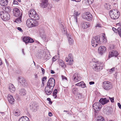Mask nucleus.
Segmentation results:
<instances>
[{
    "instance_id": "nucleus-1",
    "label": "nucleus",
    "mask_w": 121,
    "mask_h": 121,
    "mask_svg": "<svg viewBox=\"0 0 121 121\" xmlns=\"http://www.w3.org/2000/svg\"><path fill=\"white\" fill-rule=\"evenodd\" d=\"M109 14L111 18L115 19H117L119 17L120 13L117 9H112L110 11Z\"/></svg>"
},
{
    "instance_id": "nucleus-2",
    "label": "nucleus",
    "mask_w": 121,
    "mask_h": 121,
    "mask_svg": "<svg viewBox=\"0 0 121 121\" xmlns=\"http://www.w3.org/2000/svg\"><path fill=\"white\" fill-rule=\"evenodd\" d=\"M36 20L31 18L27 19L26 22V24L28 27L31 28L38 26L39 24L38 22Z\"/></svg>"
},
{
    "instance_id": "nucleus-3",
    "label": "nucleus",
    "mask_w": 121,
    "mask_h": 121,
    "mask_svg": "<svg viewBox=\"0 0 121 121\" xmlns=\"http://www.w3.org/2000/svg\"><path fill=\"white\" fill-rule=\"evenodd\" d=\"M29 15L31 18L34 20H38L39 19L38 15L34 9H31L29 11Z\"/></svg>"
},
{
    "instance_id": "nucleus-4",
    "label": "nucleus",
    "mask_w": 121,
    "mask_h": 121,
    "mask_svg": "<svg viewBox=\"0 0 121 121\" xmlns=\"http://www.w3.org/2000/svg\"><path fill=\"white\" fill-rule=\"evenodd\" d=\"M103 64L100 62H94L92 66V68L95 71H99L103 68Z\"/></svg>"
},
{
    "instance_id": "nucleus-5",
    "label": "nucleus",
    "mask_w": 121,
    "mask_h": 121,
    "mask_svg": "<svg viewBox=\"0 0 121 121\" xmlns=\"http://www.w3.org/2000/svg\"><path fill=\"white\" fill-rule=\"evenodd\" d=\"M91 44L92 46L94 47H96L98 44L100 43V39L99 37L96 36L94 37L91 40Z\"/></svg>"
},
{
    "instance_id": "nucleus-6",
    "label": "nucleus",
    "mask_w": 121,
    "mask_h": 121,
    "mask_svg": "<svg viewBox=\"0 0 121 121\" xmlns=\"http://www.w3.org/2000/svg\"><path fill=\"white\" fill-rule=\"evenodd\" d=\"M103 87L104 90H108L111 89L112 87L111 83L108 81H105L103 83Z\"/></svg>"
},
{
    "instance_id": "nucleus-7",
    "label": "nucleus",
    "mask_w": 121,
    "mask_h": 121,
    "mask_svg": "<svg viewBox=\"0 0 121 121\" xmlns=\"http://www.w3.org/2000/svg\"><path fill=\"white\" fill-rule=\"evenodd\" d=\"M80 13V11H75L74 12L73 15L71 17V18L76 24H77L78 17Z\"/></svg>"
},
{
    "instance_id": "nucleus-8",
    "label": "nucleus",
    "mask_w": 121,
    "mask_h": 121,
    "mask_svg": "<svg viewBox=\"0 0 121 121\" xmlns=\"http://www.w3.org/2000/svg\"><path fill=\"white\" fill-rule=\"evenodd\" d=\"M82 17L88 21L92 20L93 16L91 13L89 12H86L84 15H82Z\"/></svg>"
},
{
    "instance_id": "nucleus-9",
    "label": "nucleus",
    "mask_w": 121,
    "mask_h": 121,
    "mask_svg": "<svg viewBox=\"0 0 121 121\" xmlns=\"http://www.w3.org/2000/svg\"><path fill=\"white\" fill-rule=\"evenodd\" d=\"M0 15L2 18L4 20H9L10 18L9 13L4 12V11L1 12Z\"/></svg>"
},
{
    "instance_id": "nucleus-10",
    "label": "nucleus",
    "mask_w": 121,
    "mask_h": 121,
    "mask_svg": "<svg viewBox=\"0 0 121 121\" xmlns=\"http://www.w3.org/2000/svg\"><path fill=\"white\" fill-rule=\"evenodd\" d=\"M55 84V80L53 78H51L49 79L47 83V86L54 88Z\"/></svg>"
},
{
    "instance_id": "nucleus-11",
    "label": "nucleus",
    "mask_w": 121,
    "mask_h": 121,
    "mask_svg": "<svg viewBox=\"0 0 121 121\" xmlns=\"http://www.w3.org/2000/svg\"><path fill=\"white\" fill-rule=\"evenodd\" d=\"M66 61L68 62V63L70 65L73 62V58L72 55L71 53L69 54L68 56V57L65 58Z\"/></svg>"
},
{
    "instance_id": "nucleus-12",
    "label": "nucleus",
    "mask_w": 121,
    "mask_h": 121,
    "mask_svg": "<svg viewBox=\"0 0 121 121\" xmlns=\"http://www.w3.org/2000/svg\"><path fill=\"white\" fill-rule=\"evenodd\" d=\"M13 13L14 15L16 17L20 16L22 15L20 10L17 8H14L13 9Z\"/></svg>"
},
{
    "instance_id": "nucleus-13",
    "label": "nucleus",
    "mask_w": 121,
    "mask_h": 121,
    "mask_svg": "<svg viewBox=\"0 0 121 121\" xmlns=\"http://www.w3.org/2000/svg\"><path fill=\"white\" fill-rule=\"evenodd\" d=\"M53 88L47 85L45 89V91L46 94L48 95H50L52 92Z\"/></svg>"
},
{
    "instance_id": "nucleus-14",
    "label": "nucleus",
    "mask_w": 121,
    "mask_h": 121,
    "mask_svg": "<svg viewBox=\"0 0 121 121\" xmlns=\"http://www.w3.org/2000/svg\"><path fill=\"white\" fill-rule=\"evenodd\" d=\"M101 104L99 103H95L93 106V109L96 111L100 110L101 108Z\"/></svg>"
},
{
    "instance_id": "nucleus-15",
    "label": "nucleus",
    "mask_w": 121,
    "mask_h": 121,
    "mask_svg": "<svg viewBox=\"0 0 121 121\" xmlns=\"http://www.w3.org/2000/svg\"><path fill=\"white\" fill-rule=\"evenodd\" d=\"M23 41H24L26 44L28 43H32L34 42L33 40L28 37H24L23 39Z\"/></svg>"
},
{
    "instance_id": "nucleus-16",
    "label": "nucleus",
    "mask_w": 121,
    "mask_h": 121,
    "mask_svg": "<svg viewBox=\"0 0 121 121\" xmlns=\"http://www.w3.org/2000/svg\"><path fill=\"white\" fill-rule=\"evenodd\" d=\"M73 81L75 82H77L81 80V77L78 73H76L73 76Z\"/></svg>"
},
{
    "instance_id": "nucleus-17",
    "label": "nucleus",
    "mask_w": 121,
    "mask_h": 121,
    "mask_svg": "<svg viewBox=\"0 0 121 121\" xmlns=\"http://www.w3.org/2000/svg\"><path fill=\"white\" fill-rule=\"evenodd\" d=\"M106 50V47L104 46H101L98 49V52L101 55L104 53Z\"/></svg>"
},
{
    "instance_id": "nucleus-18",
    "label": "nucleus",
    "mask_w": 121,
    "mask_h": 121,
    "mask_svg": "<svg viewBox=\"0 0 121 121\" xmlns=\"http://www.w3.org/2000/svg\"><path fill=\"white\" fill-rule=\"evenodd\" d=\"M82 27L84 29H86L89 27L90 26V23L88 22H84L82 23Z\"/></svg>"
},
{
    "instance_id": "nucleus-19",
    "label": "nucleus",
    "mask_w": 121,
    "mask_h": 121,
    "mask_svg": "<svg viewBox=\"0 0 121 121\" xmlns=\"http://www.w3.org/2000/svg\"><path fill=\"white\" fill-rule=\"evenodd\" d=\"M7 97L9 102L11 104H14L15 100L13 96L9 94L8 95Z\"/></svg>"
},
{
    "instance_id": "nucleus-20",
    "label": "nucleus",
    "mask_w": 121,
    "mask_h": 121,
    "mask_svg": "<svg viewBox=\"0 0 121 121\" xmlns=\"http://www.w3.org/2000/svg\"><path fill=\"white\" fill-rule=\"evenodd\" d=\"M8 89L12 93L14 92L15 90V88L13 85L12 84H9Z\"/></svg>"
},
{
    "instance_id": "nucleus-21",
    "label": "nucleus",
    "mask_w": 121,
    "mask_h": 121,
    "mask_svg": "<svg viewBox=\"0 0 121 121\" xmlns=\"http://www.w3.org/2000/svg\"><path fill=\"white\" fill-rule=\"evenodd\" d=\"M118 54L116 51H113L109 53V57H111L112 56H115L116 57L118 56Z\"/></svg>"
},
{
    "instance_id": "nucleus-22",
    "label": "nucleus",
    "mask_w": 121,
    "mask_h": 121,
    "mask_svg": "<svg viewBox=\"0 0 121 121\" xmlns=\"http://www.w3.org/2000/svg\"><path fill=\"white\" fill-rule=\"evenodd\" d=\"M41 6L43 8H45L47 6L48 4V0H41Z\"/></svg>"
},
{
    "instance_id": "nucleus-23",
    "label": "nucleus",
    "mask_w": 121,
    "mask_h": 121,
    "mask_svg": "<svg viewBox=\"0 0 121 121\" xmlns=\"http://www.w3.org/2000/svg\"><path fill=\"white\" fill-rule=\"evenodd\" d=\"M109 99H107L106 98H101L99 101L103 105L107 103L109 101Z\"/></svg>"
},
{
    "instance_id": "nucleus-24",
    "label": "nucleus",
    "mask_w": 121,
    "mask_h": 121,
    "mask_svg": "<svg viewBox=\"0 0 121 121\" xmlns=\"http://www.w3.org/2000/svg\"><path fill=\"white\" fill-rule=\"evenodd\" d=\"M8 2V0H0V4L2 6H5L7 5Z\"/></svg>"
},
{
    "instance_id": "nucleus-25",
    "label": "nucleus",
    "mask_w": 121,
    "mask_h": 121,
    "mask_svg": "<svg viewBox=\"0 0 121 121\" xmlns=\"http://www.w3.org/2000/svg\"><path fill=\"white\" fill-rule=\"evenodd\" d=\"M2 9L3 10V11H4V12L8 13H9L11 11V8L9 6L4 7H3Z\"/></svg>"
},
{
    "instance_id": "nucleus-26",
    "label": "nucleus",
    "mask_w": 121,
    "mask_h": 121,
    "mask_svg": "<svg viewBox=\"0 0 121 121\" xmlns=\"http://www.w3.org/2000/svg\"><path fill=\"white\" fill-rule=\"evenodd\" d=\"M18 81L22 85H25V83H26V81L24 79L20 77H18Z\"/></svg>"
},
{
    "instance_id": "nucleus-27",
    "label": "nucleus",
    "mask_w": 121,
    "mask_h": 121,
    "mask_svg": "<svg viewBox=\"0 0 121 121\" xmlns=\"http://www.w3.org/2000/svg\"><path fill=\"white\" fill-rule=\"evenodd\" d=\"M67 37L68 38L69 44L71 45L72 44L73 41L71 35L69 34H68L67 36Z\"/></svg>"
},
{
    "instance_id": "nucleus-28",
    "label": "nucleus",
    "mask_w": 121,
    "mask_h": 121,
    "mask_svg": "<svg viewBox=\"0 0 121 121\" xmlns=\"http://www.w3.org/2000/svg\"><path fill=\"white\" fill-rule=\"evenodd\" d=\"M19 94L23 96L26 95V92L24 89L22 88L20 90Z\"/></svg>"
},
{
    "instance_id": "nucleus-29",
    "label": "nucleus",
    "mask_w": 121,
    "mask_h": 121,
    "mask_svg": "<svg viewBox=\"0 0 121 121\" xmlns=\"http://www.w3.org/2000/svg\"><path fill=\"white\" fill-rule=\"evenodd\" d=\"M18 121H30L29 118L26 116H22L20 117Z\"/></svg>"
},
{
    "instance_id": "nucleus-30",
    "label": "nucleus",
    "mask_w": 121,
    "mask_h": 121,
    "mask_svg": "<svg viewBox=\"0 0 121 121\" xmlns=\"http://www.w3.org/2000/svg\"><path fill=\"white\" fill-rule=\"evenodd\" d=\"M39 33L40 36L42 39H44L46 38L44 31L43 30H40Z\"/></svg>"
},
{
    "instance_id": "nucleus-31",
    "label": "nucleus",
    "mask_w": 121,
    "mask_h": 121,
    "mask_svg": "<svg viewBox=\"0 0 121 121\" xmlns=\"http://www.w3.org/2000/svg\"><path fill=\"white\" fill-rule=\"evenodd\" d=\"M85 4L87 5H90L93 2V0H84Z\"/></svg>"
},
{
    "instance_id": "nucleus-32",
    "label": "nucleus",
    "mask_w": 121,
    "mask_h": 121,
    "mask_svg": "<svg viewBox=\"0 0 121 121\" xmlns=\"http://www.w3.org/2000/svg\"><path fill=\"white\" fill-rule=\"evenodd\" d=\"M22 16H20L19 17L16 19L14 21V22H16L17 23H19L22 22Z\"/></svg>"
},
{
    "instance_id": "nucleus-33",
    "label": "nucleus",
    "mask_w": 121,
    "mask_h": 121,
    "mask_svg": "<svg viewBox=\"0 0 121 121\" xmlns=\"http://www.w3.org/2000/svg\"><path fill=\"white\" fill-rule=\"evenodd\" d=\"M72 92L75 95H78V89L76 88H74L72 89Z\"/></svg>"
},
{
    "instance_id": "nucleus-34",
    "label": "nucleus",
    "mask_w": 121,
    "mask_h": 121,
    "mask_svg": "<svg viewBox=\"0 0 121 121\" xmlns=\"http://www.w3.org/2000/svg\"><path fill=\"white\" fill-rule=\"evenodd\" d=\"M96 121H105L103 117L99 116L98 117Z\"/></svg>"
},
{
    "instance_id": "nucleus-35",
    "label": "nucleus",
    "mask_w": 121,
    "mask_h": 121,
    "mask_svg": "<svg viewBox=\"0 0 121 121\" xmlns=\"http://www.w3.org/2000/svg\"><path fill=\"white\" fill-rule=\"evenodd\" d=\"M14 114L15 116H18L20 115V113L19 110L18 109L16 110L14 112Z\"/></svg>"
},
{
    "instance_id": "nucleus-36",
    "label": "nucleus",
    "mask_w": 121,
    "mask_h": 121,
    "mask_svg": "<svg viewBox=\"0 0 121 121\" xmlns=\"http://www.w3.org/2000/svg\"><path fill=\"white\" fill-rule=\"evenodd\" d=\"M57 91L56 89H55L53 91V96L54 97V98H56L57 97Z\"/></svg>"
},
{
    "instance_id": "nucleus-37",
    "label": "nucleus",
    "mask_w": 121,
    "mask_h": 121,
    "mask_svg": "<svg viewBox=\"0 0 121 121\" xmlns=\"http://www.w3.org/2000/svg\"><path fill=\"white\" fill-rule=\"evenodd\" d=\"M51 57V56L49 52H48V53L45 56V59H46L47 60L49 59Z\"/></svg>"
},
{
    "instance_id": "nucleus-38",
    "label": "nucleus",
    "mask_w": 121,
    "mask_h": 121,
    "mask_svg": "<svg viewBox=\"0 0 121 121\" xmlns=\"http://www.w3.org/2000/svg\"><path fill=\"white\" fill-rule=\"evenodd\" d=\"M104 7L105 9H111L110 6L109 4L105 3L104 4Z\"/></svg>"
},
{
    "instance_id": "nucleus-39",
    "label": "nucleus",
    "mask_w": 121,
    "mask_h": 121,
    "mask_svg": "<svg viewBox=\"0 0 121 121\" xmlns=\"http://www.w3.org/2000/svg\"><path fill=\"white\" fill-rule=\"evenodd\" d=\"M102 36V38L103 40V41L104 43L106 42L107 39L106 38L105 35L104 34H103Z\"/></svg>"
},
{
    "instance_id": "nucleus-40",
    "label": "nucleus",
    "mask_w": 121,
    "mask_h": 121,
    "mask_svg": "<svg viewBox=\"0 0 121 121\" xmlns=\"http://www.w3.org/2000/svg\"><path fill=\"white\" fill-rule=\"evenodd\" d=\"M61 27L62 28L61 29V30H62V31L65 34L66 33V29L63 26V25H61Z\"/></svg>"
},
{
    "instance_id": "nucleus-41",
    "label": "nucleus",
    "mask_w": 121,
    "mask_h": 121,
    "mask_svg": "<svg viewBox=\"0 0 121 121\" xmlns=\"http://www.w3.org/2000/svg\"><path fill=\"white\" fill-rule=\"evenodd\" d=\"M18 4V3L16 0H13V4L12 5V6L13 7H14V5H17Z\"/></svg>"
},
{
    "instance_id": "nucleus-42",
    "label": "nucleus",
    "mask_w": 121,
    "mask_h": 121,
    "mask_svg": "<svg viewBox=\"0 0 121 121\" xmlns=\"http://www.w3.org/2000/svg\"><path fill=\"white\" fill-rule=\"evenodd\" d=\"M59 64L63 68H64L65 67V64L64 62L63 61H62L61 62H60L59 63Z\"/></svg>"
},
{
    "instance_id": "nucleus-43",
    "label": "nucleus",
    "mask_w": 121,
    "mask_h": 121,
    "mask_svg": "<svg viewBox=\"0 0 121 121\" xmlns=\"http://www.w3.org/2000/svg\"><path fill=\"white\" fill-rule=\"evenodd\" d=\"M81 83L80 84V86L82 88H84L86 87V85L83 82H81Z\"/></svg>"
},
{
    "instance_id": "nucleus-44",
    "label": "nucleus",
    "mask_w": 121,
    "mask_h": 121,
    "mask_svg": "<svg viewBox=\"0 0 121 121\" xmlns=\"http://www.w3.org/2000/svg\"><path fill=\"white\" fill-rule=\"evenodd\" d=\"M102 25L99 23H97L95 26V27L97 28L101 27H102Z\"/></svg>"
},
{
    "instance_id": "nucleus-45",
    "label": "nucleus",
    "mask_w": 121,
    "mask_h": 121,
    "mask_svg": "<svg viewBox=\"0 0 121 121\" xmlns=\"http://www.w3.org/2000/svg\"><path fill=\"white\" fill-rule=\"evenodd\" d=\"M78 98L79 99H81L83 98V96L82 95V94H81L79 93L78 94Z\"/></svg>"
},
{
    "instance_id": "nucleus-46",
    "label": "nucleus",
    "mask_w": 121,
    "mask_h": 121,
    "mask_svg": "<svg viewBox=\"0 0 121 121\" xmlns=\"http://www.w3.org/2000/svg\"><path fill=\"white\" fill-rule=\"evenodd\" d=\"M115 69V67H113L111 69H109L108 70V71L110 72H113L114 71Z\"/></svg>"
},
{
    "instance_id": "nucleus-47",
    "label": "nucleus",
    "mask_w": 121,
    "mask_h": 121,
    "mask_svg": "<svg viewBox=\"0 0 121 121\" xmlns=\"http://www.w3.org/2000/svg\"><path fill=\"white\" fill-rule=\"evenodd\" d=\"M56 56H54L52 58V60L53 62H55L56 60Z\"/></svg>"
},
{
    "instance_id": "nucleus-48",
    "label": "nucleus",
    "mask_w": 121,
    "mask_h": 121,
    "mask_svg": "<svg viewBox=\"0 0 121 121\" xmlns=\"http://www.w3.org/2000/svg\"><path fill=\"white\" fill-rule=\"evenodd\" d=\"M109 98L110 99V101L112 103L113 102H114V98H110L109 97Z\"/></svg>"
},
{
    "instance_id": "nucleus-49",
    "label": "nucleus",
    "mask_w": 121,
    "mask_h": 121,
    "mask_svg": "<svg viewBox=\"0 0 121 121\" xmlns=\"http://www.w3.org/2000/svg\"><path fill=\"white\" fill-rule=\"evenodd\" d=\"M61 77L63 80L65 79L66 81H67V78L66 77L63 75H62Z\"/></svg>"
},
{
    "instance_id": "nucleus-50",
    "label": "nucleus",
    "mask_w": 121,
    "mask_h": 121,
    "mask_svg": "<svg viewBox=\"0 0 121 121\" xmlns=\"http://www.w3.org/2000/svg\"><path fill=\"white\" fill-rule=\"evenodd\" d=\"M17 29L21 32H22L23 31L22 30L20 27H17Z\"/></svg>"
},
{
    "instance_id": "nucleus-51",
    "label": "nucleus",
    "mask_w": 121,
    "mask_h": 121,
    "mask_svg": "<svg viewBox=\"0 0 121 121\" xmlns=\"http://www.w3.org/2000/svg\"><path fill=\"white\" fill-rule=\"evenodd\" d=\"M117 31H118V33L121 32V28L120 27H119L118 28Z\"/></svg>"
},
{
    "instance_id": "nucleus-52",
    "label": "nucleus",
    "mask_w": 121,
    "mask_h": 121,
    "mask_svg": "<svg viewBox=\"0 0 121 121\" xmlns=\"http://www.w3.org/2000/svg\"><path fill=\"white\" fill-rule=\"evenodd\" d=\"M112 30L115 32H117V30L114 27L112 28Z\"/></svg>"
},
{
    "instance_id": "nucleus-53",
    "label": "nucleus",
    "mask_w": 121,
    "mask_h": 121,
    "mask_svg": "<svg viewBox=\"0 0 121 121\" xmlns=\"http://www.w3.org/2000/svg\"><path fill=\"white\" fill-rule=\"evenodd\" d=\"M81 83V82H79V83L76 84H75V85H76L78 86H80V84Z\"/></svg>"
},
{
    "instance_id": "nucleus-54",
    "label": "nucleus",
    "mask_w": 121,
    "mask_h": 121,
    "mask_svg": "<svg viewBox=\"0 0 121 121\" xmlns=\"http://www.w3.org/2000/svg\"><path fill=\"white\" fill-rule=\"evenodd\" d=\"M117 105L119 108L120 109H121V105L120 104V103H118L117 104Z\"/></svg>"
},
{
    "instance_id": "nucleus-55",
    "label": "nucleus",
    "mask_w": 121,
    "mask_h": 121,
    "mask_svg": "<svg viewBox=\"0 0 121 121\" xmlns=\"http://www.w3.org/2000/svg\"><path fill=\"white\" fill-rule=\"evenodd\" d=\"M47 79V77H44L43 78L42 81H44L45 80H46Z\"/></svg>"
},
{
    "instance_id": "nucleus-56",
    "label": "nucleus",
    "mask_w": 121,
    "mask_h": 121,
    "mask_svg": "<svg viewBox=\"0 0 121 121\" xmlns=\"http://www.w3.org/2000/svg\"><path fill=\"white\" fill-rule=\"evenodd\" d=\"M41 70L43 74H44L45 72V70L43 68H41Z\"/></svg>"
},
{
    "instance_id": "nucleus-57",
    "label": "nucleus",
    "mask_w": 121,
    "mask_h": 121,
    "mask_svg": "<svg viewBox=\"0 0 121 121\" xmlns=\"http://www.w3.org/2000/svg\"><path fill=\"white\" fill-rule=\"evenodd\" d=\"M48 115L49 116L51 117L52 116V114L51 112H50L48 113Z\"/></svg>"
},
{
    "instance_id": "nucleus-58",
    "label": "nucleus",
    "mask_w": 121,
    "mask_h": 121,
    "mask_svg": "<svg viewBox=\"0 0 121 121\" xmlns=\"http://www.w3.org/2000/svg\"><path fill=\"white\" fill-rule=\"evenodd\" d=\"M94 83L95 82H89V84L91 85L94 84Z\"/></svg>"
},
{
    "instance_id": "nucleus-59",
    "label": "nucleus",
    "mask_w": 121,
    "mask_h": 121,
    "mask_svg": "<svg viewBox=\"0 0 121 121\" xmlns=\"http://www.w3.org/2000/svg\"><path fill=\"white\" fill-rule=\"evenodd\" d=\"M73 1H75L76 2H80L81 0H71Z\"/></svg>"
},
{
    "instance_id": "nucleus-60",
    "label": "nucleus",
    "mask_w": 121,
    "mask_h": 121,
    "mask_svg": "<svg viewBox=\"0 0 121 121\" xmlns=\"http://www.w3.org/2000/svg\"><path fill=\"white\" fill-rule=\"evenodd\" d=\"M64 112H67V113L68 114H69V113L68 111L64 110Z\"/></svg>"
},
{
    "instance_id": "nucleus-61",
    "label": "nucleus",
    "mask_w": 121,
    "mask_h": 121,
    "mask_svg": "<svg viewBox=\"0 0 121 121\" xmlns=\"http://www.w3.org/2000/svg\"><path fill=\"white\" fill-rule=\"evenodd\" d=\"M51 73L54 74L55 73L54 71L53 70H51Z\"/></svg>"
},
{
    "instance_id": "nucleus-62",
    "label": "nucleus",
    "mask_w": 121,
    "mask_h": 121,
    "mask_svg": "<svg viewBox=\"0 0 121 121\" xmlns=\"http://www.w3.org/2000/svg\"><path fill=\"white\" fill-rule=\"evenodd\" d=\"M35 78H38V76L37 75V74H35Z\"/></svg>"
},
{
    "instance_id": "nucleus-63",
    "label": "nucleus",
    "mask_w": 121,
    "mask_h": 121,
    "mask_svg": "<svg viewBox=\"0 0 121 121\" xmlns=\"http://www.w3.org/2000/svg\"><path fill=\"white\" fill-rule=\"evenodd\" d=\"M2 64V61H1V60L0 59V65H1Z\"/></svg>"
},
{
    "instance_id": "nucleus-64",
    "label": "nucleus",
    "mask_w": 121,
    "mask_h": 121,
    "mask_svg": "<svg viewBox=\"0 0 121 121\" xmlns=\"http://www.w3.org/2000/svg\"><path fill=\"white\" fill-rule=\"evenodd\" d=\"M47 100L48 101H51V99L50 98H48L47 99Z\"/></svg>"
}]
</instances>
